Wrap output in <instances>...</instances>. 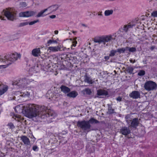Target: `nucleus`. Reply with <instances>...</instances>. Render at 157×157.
I'll list each match as a JSON object with an SVG mask.
<instances>
[{
    "mask_svg": "<svg viewBox=\"0 0 157 157\" xmlns=\"http://www.w3.org/2000/svg\"><path fill=\"white\" fill-rule=\"evenodd\" d=\"M53 116V113L50 111L46 107L32 104L29 105L25 113L26 117L32 119L35 122L39 120L40 118L44 119Z\"/></svg>",
    "mask_w": 157,
    "mask_h": 157,
    "instance_id": "nucleus-1",
    "label": "nucleus"
},
{
    "mask_svg": "<svg viewBox=\"0 0 157 157\" xmlns=\"http://www.w3.org/2000/svg\"><path fill=\"white\" fill-rule=\"evenodd\" d=\"M99 122L94 118H91L88 121L83 120L78 121L77 122V126L81 129L84 132H89L91 130H95L94 129H91L90 124L99 123Z\"/></svg>",
    "mask_w": 157,
    "mask_h": 157,
    "instance_id": "nucleus-2",
    "label": "nucleus"
},
{
    "mask_svg": "<svg viewBox=\"0 0 157 157\" xmlns=\"http://www.w3.org/2000/svg\"><path fill=\"white\" fill-rule=\"evenodd\" d=\"M2 14L5 15L8 20L13 21L16 19L17 11L13 8H8L3 10Z\"/></svg>",
    "mask_w": 157,
    "mask_h": 157,
    "instance_id": "nucleus-3",
    "label": "nucleus"
},
{
    "mask_svg": "<svg viewBox=\"0 0 157 157\" xmlns=\"http://www.w3.org/2000/svg\"><path fill=\"white\" fill-rule=\"evenodd\" d=\"M157 87L156 83L152 81H149L146 82L144 87L146 90L150 91L155 89Z\"/></svg>",
    "mask_w": 157,
    "mask_h": 157,
    "instance_id": "nucleus-4",
    "label": "nucleus"
},
{
    "mask_svg": "<svg viewBox=\"0 0 157 157\" xmlns=\"http://www.w3.org/2000/svg\"><path fill=\"white\" fill-rule=\"evenodd\" d=\"M36 13V12L30 11L21 12L19 13V15L20 17H29L34 16Z\"/></svg>",
    "mask_w": 157,
    "mask_h": 157,
    "instance_id": "nucleus-5",
    "label": "nucleus"
},
{
    "mask_svg": "<svg viewBox=\"0 0 157 157\" xmlns=\"http://www.w3.org/2000/svg\"><path fill=\"white\" fill-rule=\"evenodd\" d=\"M98 97L100 98H104L108 95V92L104 89H99L97 91Z\"/></svg>",
    "mask_w": 157,
    "mask_h": 157,
    "instance_id": "nucleus-6",
    "label": "nucleus"
},
{
    "mask_svg": "<svg viewBox=\"0 0 157 157\" xmlns=\"http://www.w3.org/2000/svg\"><path fill=\"white\" fill-rule=\"evenodd\" d=\"M120 132L121 134L126 136L130 134L131 131L129 127L123 126L120 129Z\"/></svg>",
    "mask_w": 157,
    "mask_h": 157,
    "instance_id": "nucleus-7",
    "label": "nucleus"
},
{
    "mask_svg": "<svg viewBox=\"0 0 157 157\" xmlns=\"http://www.w3.org/2000/svg\"><path fill=\"white\" fill-rule=\"evenodd\" d=\"M140 123L139 121L137 118H135L131 120L130 124H129V126L131 128H132L136 129V127L138 126Z\"/></svg>",
    "mask_w": 157,
    "mask_h": 157,
    "instance_id": "nucleus-8",
    "label": "nucleus"
},
{
    "mask_svg": "<svg viewBox=\"0 0 157 157\" xmlns=\"http://www.w3.org/2000/svg\"><path fill=\"white\" fill-rule=\"evenodd\" d=\"M20 57L21 55L20 54L15 53L10 55L7 59H8L9 61H14L20 58Z\"/></svg>",
    "mask_w": 157,
    "mask_h": 157,
    "instance_id": "nucleus-9",
    "label": "nucleus"
},
{
    "mask_svg": "<svg viewBox=\"0 0 157 157\" xmlns=\"http://www.w3.org/2000/svg\"><path fill=\"white\" fill-rule=\"evenodd\" d=\"M21 140L26 146L30 145V142L29 139L26 136L22 135L20 137Z\"/></svg>",
    "mask_w": 157,
    "mask_h": 157,
    "instance_id": "nucleus-10",
    "label": "nucleus"
},
{
    "mask_svg": "<svg viewBox=\"0 0 157 157\" xmlns=\"http://www.w3.org/2000/svg\"><path fill=\"white\" fill-rule=\"evenodd\" d=\"M129 96L134 99H136L140 98V94L138 91H133L129 94Z\"/></svg>",
    "mask_w": 157,
    "mask_h": 157,
    "instance_id": "nucleus-11",
    "label": "nucleus"
},
{
    "mask_svg": "<svg viewBox=\"0 0 157 157\" xmlns=\"http://www.w3.org/2000/svg\"><path fill=\"white\" fill-rule=\"evenodd\" d=\"M19 82L16 81V82H13L12 83V85H20V83H22V84H23L21 85L22 86L24 87L25 86H26V85L27 83L26 82V79L25 78H24L22 79L21 80H19Z\"/></svg>",
    "mask_w": 157,
    "mask_h": 157,
    "instance_id": "nucleus-12",
    "label": "nucleus"
},
{
    "mask_svg": "<svg viewBox=\"0 0 157 157\" xmlns=\"http://www.w3.org/2000/svg\"><path fill=\"white\" fill-rule=\"evenodd\" d=\"M32 54L35 57H37L40 56V48H35L32 51Z\"/></svg>",
    "mask_w": 157,
    "mask_h": 157,
    "instance_id": "nucleus-13",
    "label": "nucleus"
},
{
    "mask_svg": "<svg viewBox=\"0 0 157 157\" xmlns=\"http://www.w3.org/2000/svg\"><path fill=\"white\" fill-rule=\"evenodd\" d=\"M60 90L62 92L66 94L70 92V89L68 87L62 85L60 87Z\"/></svg>",
    "mask_w": 157,
    "mask_h": 157,
    "instance_id": "nucleus-14",
    "label": "nucleus"
},
{
    "mask_svg": "<svg viewBox=\"0 0 157 157\" xmlns=\"http://www.w3.org/2000/svg\"><path fill=\"white\" fill-rule=\"evenodd\" d=\"M0 86L2 87V89L0 90V95H1L7 91L8 86L7 85H2L0 83Z\"/></svg>",
    "mask_w": 157,
    "mask_h": 157,
    "instance_id": "nucleus-15",
    "label": "nucleus"
},
{
    "mask_svg": "<svg viewBox=\"0 0 157 157\" xmlns=\"http://www.w3.org/2000/svg\"><path fill=\"white\" fill-rule=\"evenodd\" d=\"M78 93L75 91H73L69 92L67 94V96L70 98H75L78 95Z\"/></svg>",
    "mask_w": 157,
    "mask_h": 157,
    "instance_id": "nucleus-16",
    "label": "nucleus"
},
{
    "mask_svg": "<svg viewBox=\"0 0 157 157\" xmlns=\"http://www.w3.org/2000/svg\"><path fill=\"white\" fill-rule=\"evenodd\" d=\"M61 48L60 47L57 46L49 47L48 48V50H50V52H56L59 51H60Z\"/></svg>",
    "mask_w": 157,
    "mask_h": 157,
    "instance_id": "nucleus-17",
    "label": "nucleus"
},
{
    "mask_svg": "<svg viewBox=\"0 0 157 157\" xmlns=\"http://www.w3.org/2000/svg\"><path fill=\"white\" fill-rule=\"evenodd\" d=\"M94 40L95 42L98 43L99 44L104 42L103 36L95 37L94 38Z\"/></svg>",
    "mask_w": 157,
    "mask_h": 157,
    "instance_id": "nucleus-18",
    "label": "nucleus"
},
{
    "mask_svg": "<svg viewBox=\"0 0 157 157\" xmlns=\"http://www.w3.org/2000/svg\"><path fill=\"white\" fill-rule=\"evenodd\" d=\"M103 37L104 41L103 43L104 44H105V42L109 41L112 38V37L111 36H103Z\"/></svg>",
    "mask_w": 157,
    "mask_h": 157,
    "instance_id": "nucleus-19",
    "label": "nucleus"
},
{
    "mask_svg": "<svg viewBox=\"0 0 157 157\" xmlns=\"http://www.w3.org/2000/svg\"><path fill=\"white\" fill-rule=\"evenodd\" d=\"M59 8V6L57 5H55L51 6H50L48 7V9H50V10L52 12H54L57 10Z\"/></svg>",
    "mask_w": 157,
    "mask_h": 157,
    "instance_id": "nucleus-20",
    "label": "nucleus"
},
{
    "mask_svg": "<svg viewBox=\"0 0 157 157\" xmlns=\"http://www.w3.org/2000/svg\"><path fill=\"white\" fill-rule=\"evenodd\" d=\"M117 52H118L120 54L124 53L125 51H127L126 47L125 48H118L117 50Z\"/></svg>",
    "mask_w": 157,
    "mask_h": 157,
    "instance_id": "nucleus-21",
    "label": "nucleus"
},
{
    "mask_svg": "<svg viewBox=\"0 0 157 157\" xmlns=\"http://www.w3.org/2000/svg\"><path fill=\"white\" fill-rule=\"evenodd\" d=\"M108 113L109 114H111L112 113H114V110L112 109V107L110 106V105L109 104L108 105Z\"/></svg>",
    "mask_w": 157,
    "mask_h": 157,
    "instance_id": "nucleus-22",
    "label": "nucleus"
},
{
    "mask_svg": "<svg viewBox=\"0 0 157 157\" xmlns=\"http://www.w3.org/2000/svg\"><path fill=\"white\" fill-rule=\"evenodd\" d=\"M84 81L85 82H87L89 84H92L93 82L91 79L89 77L86 76Z\"/></svg>",
    "mask_w": 157,
    "mask_h": 157,
    "instance_id": "nucleus-23",
    "label": "nucleus"
},
{
    "mask_svg": "<svg viewBox=\"0 0 157 157\" xmlns=\"http://www.w3.org/2000/svg\"><path fill=\"white\" fill-rule=\"evenodd\" d=\"M127 51H128L130 52H134L136 51V48L135 47L130 48L128 47H126Z\"/></svg>",
    "mask_w": 157,
    "mask_h": 157,
    "instance_id": "nucleus-24",
    "label": "nucleus"
},
{
    "mask_svg": "<svg viewBox=\"0 0 157 157\" xmlns=\"http://www.w3.org/2000/svg\"><path fill=\"white\" fill-rule=\"evenodd\" d=\"M113 10H108L105 11L104 14L105 16H108L112 14L113 13Z\"/></svg>",
    "mask_w": 157,
    "mask_h": 157,
    "instance_id": "nucleus-25",
    "label": "nucleus"
},
{
    "mask_svg": "<svg viewBox=\"0 0 157 157\" xmlns=\"http://www.w3.org/2000/svg\"><path fill=\"white\" fill-rule=\"evenodd\" d=\"M48 10V9H46L43 10L41 11L40 12L38 13V14L36 15L37 17H39L42 16V14L46 11Z\"/></svg>",
    "mask_w": 157,
    "mask_h": 157,
    "instance_id": "nucleus-26",
    "label": "nucleus"
},
{
    "mask_svg": "<svg viewBox=\"0 0 157 157\" xmlns=\"http://www.w3.org/2000/svg\"><path fill=\"white\" fill-rule=\"evenodd\" d=\"M66 59L67 61H70L72 60L73 59H74V58L71 57L70 54H67L66 55Z\"/></svg>",
    "mask_w": 157,
    "mask_h": 157,
    "instance_id": "nucleus-27",
    "label": "nucleus"
},
{
    "mask_svg": "<svg viewBox=\"0 0 157 157\" xmlns=\"http://www.w3.org/2000/svg\"><path fill=\"white\" fill-rule=\"evenodd\" d=\"M84 93L90 95L91 93V91L90 89L89 88H86L84 90Z\"/></svg>",
    "mask_w": 157,
    "mask_h": 157,
    "instance_id": "nucleus-28",
    "label": "nucleus"
},
{
    "mask_svg": "<svg viewBox=\"0 0 157 157\" xmlns=\"http://www.w3.org/2000/svg\"><path fill=\"white\" fill-rule=\"evenodd\" d=\"M117 52V50H112L110 51L109 56L113 57L114 56L115 54Z\"/></svg>",
    "mask_w": 157,
    "mask_h": 157,
    "instance_id": "nucleus-29",
    "label": "nucleus"
},
{
    "mask_svg": "<svg viewBox=\"0 0 157 157\" xmlns=\"http://www.w3.org/2000/svg\"><path fill=\"white\" fill-rule=\"evenodd\" d=\"M7 126L9 127L10 128L12 129L15 128L13 124L12 123H10L8 124Z\"/></svg>",
    "mask_w": 157,
    "mask_h": 157,
    "instance_id": "nucleus-30",
    "label": "nucleus"
},
{
    "mask_svg": "<svg viewBox=\"0 0 157 157\" xmlns=\"http://www.w3.org/2000/svg\"><path fill=\"white\" fill-rule=\"evenodd\" d=\"M145 74V71L142 70H140L138 73V75L140 76H143Z\"/></svg>",
    "mask_w": 157,
    "mask_h": 157,
    "instance_id": "nucleus-31",
    "label": "nucleus"
},
{
    "mask_svg": "<svg viewBox=\"0 0 157 157\" xmlns=\"http://www.w3.org/2000/svg\"><path fill=\"white\" fill-rule=\"evenodd\" d=\"M132 113H131L130 114H127L125 115V118L126 120H128L132 116Z\"/></svg>",
    "mask_w": 157,
    "mask_h": 157,
    "instance_id": "nucleus-32",
    "label": "nucleus"
},
{
    "mask_svg": "<svg viewBox=\"0 0 157 157\" xmlns=\"http://www.w3.org/2000/svg\"><path fill=\"white\" fill-rule=\"evenodd\" d=\"M30 153H29L28 151H25L24 153L23 156L25 157H29V156Z\"/></svg>",
    "mask_w": 157,
    "mask_h": 157,
    "instance_id": "nucleus-33",
    "label": "nucleus"
},
{
    "mask_svg": "<svg viewBox=\"0 0 157 157\" xmlns=\"http://www.w3.org/2000/svg\"><path fill=\"white\" fill-rule=\"evenodd\" d=\"M20 5L22 7H25L27 6L26 3L24 2H21Z\"/></svg>",
    "mask_w": 157,
    "mask_h": 157,
    "instance_id": "nucleus-34",
    "label": "nucleus"
},
{
    "mask_svg": "<svg viewBox=\"0 0 157 157\" xmlns=\"http://www.w3.org/2000/svg\"><path fill=\"white\" fill-rule=\"evenodd\" d=\"M72 44L71 46V48L72 49H73V47H75L77 43V42L76 40H74L73 41Z\"/></svg>",
    "mask_w": 157,
    "mask_h": 157,
    "instance_id": "nucleus-35",
    "label": "nucleus"
},
{
    "mask_svg": "<svg viewBox=\"0 0 157 157\" xmlns=\"http://www.w3.org/2000/svg\"><path fill=\"white\" fill-rule=\"evenodd\" d=\"M28 22H23L22 23H21L19 26V27H21L22 26H24L25 25H28Z\"/></svg>",
    "mask_w": 157,
    "mask_h": 157,
    "instance_id": "nucleus-36",
    "label": "nucleus"
},
{
    "mask_svg": "<svg viewBox=\"0 0 157 157\" xmlns=\"http://www.w3.org/2000/svg\"><path fill=\"white\" fill-rule=\"evenodd\" d=\"M151 15L154 17H157V11L153 12L151 13Z\"/></svg>",
    "mask_w": 157,
    "mask_h": 157,
    "instance_id": "nucleus-37",
    "label": "nucleus"
},
{
    "mask_svg": "<svg viewBox=\"0 0 157 157\" xmlns=\"http://www.w3.org/2000/svg\"><path fill=\"white\" fill-rule=\"evenodd\" d=\"M39 21L38 20H36V21H31V22H30L29 23V24L30 25H33L34 24H35V23L37 22H38Z\"/></svg>",
    "mask_w": 157,
    "mask_h": 157,
    "instance_id": "nucleus-38",
    "label": "nucleus"
},
{
    "mask_svg": "<svg viewBox=\"0 0 157 157\" xmlns=\"http://www.w3.org/2000/svg\"><path fill=\"white\" fill-rule=\"evenodd\" d=\"M126 70L124 71L125 73H131L132 72L133 69H126Z\"/></svg>",
    "mask_w": 157,
    "mask_h": 157,
    "instance_id": "nucleus-39",
    "label": "nucleus"
},
{
    "mask_svg": "<svg viewBox=\"0 0 157 157\" xmlns=\"http://www.w3.org/2000/svg\"><path fill=\"white\" fill-rule=\"evenodd\" d=\"M29 95L30 93L28 92H26L25 93H24L22 95V96L24 97L29 96Z\"/></svg>",
    "mask_w": 157,
    "mask_h": 157,
    "instance_id": "nucleus-40",
    "label": "nucleus"
},
{
    "mask_svg": "<svg viewBox=\"0 0 157 157\" xmlns=\"http://www.w3.org/2000/svg\"><path fill=\"white\" fill-rule=\"evenodd\" d=\"M33 149L35 151H37L38 150V147L36 145L34 146L33 147Z\"/></svg>",
    "mask_w": 157,
    "mask_h": 157,
    "instance_id": "nucleus-41",
    "label": "nucleus"
},
{
    "mask_svg": "<svg viewBox=\"0 0 157 157\" xmlns=\"http://www.w3.org/2000/svg\"><path fill=\"white\" fill-rule=\"evenodd\" d=\"M123 30H124V31L125 32H127L128 31V29L126 25H124L123 27Z\"/></svg>",
    "mask_w": 157,
    "mask_h": 157,
    "instance_id": "nucleus-42",
    "label": "nucleus"
},
{
    "mask_svg": "<svg viewBox=\"0 0 157 157\" xmlns=\"http://www.w3.org/2000/svg\"><path fill=\"white\" fill-rule=\"evenodd\" d=\"M126 25L128 29L130 28H132L133 26V25H131L130 23L128 24L127 25Z\"/></svg>",
    "mask_w": 157,
    "mask_h": 157,
    "instance_id": "nucleus-43",
    "label": "nucleus"
},
{
    "mask_svg": "<svg viewBox=\"0 0 157 157\" xmlns=\"http://www.w3.org/2000/svg\"><path fill=\"white\" fill-rule=\"evenodd\" d=\"M9 64H6V65H2L0 66V68H5L7 67V66Z\"/></svg>",
    "mask_w": 157,
    "mask_h": 157,
    "instance_id": "nucleus-44",
    "label": "nucleus"
},
{
    "mask_svg": "<svg viewBox=\"0 0 157 157\" xmlns=\"http://www.w3.org/2000/svg\"><path fill=\"white\" fill-rule=\"evenodd\" d=\"M35 71L34 69H29V74H30V75H32L33 74V73H32L31 72L33 71V72L34 73V71L35 72Z\"/></svg>",
    "mask_w": 157,
    "mask_h": 157,
    "instance_id": "nucleus-45",
    "label": "nucleus"
},
{
    "mask_svg": "<svg viewBox=\"0 0 157 157\" xmlns=\"http://www.w3.org/2000/svg\"><path fill=\"white\" fill-rule=\"evenodd\" d=\"M117 101H122V98L120 96L118 97L116 99Z\"/></svg>",
    "mask_w": 157,
    "mask_h": 157,
    "instance_id": "nucleus-46",
    "label": "nucleus"
},
{
    "mask_svg": "<svg viewBox=\"0 0 157 157\" xmlns=\"http://www.w3.org/2000/svg\"><path fill=\"white\" fill-rule=\"evenodd\" d=\"M126 121L127 124L129 125V126L128 127H130L129 126V124H130L131 123H130V122H131V120H126Z\"/></svg>",
    "mask_w": 157,
    "mask_h": 157,
    "instance_id": "nucleus-47",
    "label": "nucleus"
},
{
    "mask_svg": "<svg viewBox=\"0 0 157 157\" xmlns=\"http://www.w3.org/2000/svg\"><path fill=\"white\" fill-rule=\"evenodd\" d=\"M56 42V41H54V40H49L48 42V44H51V43H52V42Z\"/></svg>",
    "mask_w": 157,
    "mask_h": 157,
    "instance_id": "nucleus-48",
    "label": "nucleus"
},
{
    "mask_svg": "<svg viewBox=\"0 0 157 157\" xmlns=\"http://www.w3.org/2000/svg\"><path fill=\"white\" fill-rule=\"evenodd\" d=\"M56 17V16L55 15H52L50 16V18L52 19L54 18H55Z\"/></svg>",
    "mask_w": 157,
    "mask_h": 157,
    "instance_id": "nucleus-49",
    "label": "nucleus"
},
{
    "mask_svg": "<svg viewBox=\"0 0 157 157\" xmlns=\"http://www.w3.org/2000/svg\"><path fill=\"white\" fill-rule=\"evenodd\" d=\"M109 56H105V60H108L109 59Z\"/></svg>",
    "mask_w": 157,
    "mask_h": 157,
    "instance_id": "nucleus-50",
    "label": "nucleus"
},
{
    "mask_svg": "<svg viewBox=\"0 0 157 157\" xmlns=\"http://www.w3.org/2000/svg\"><path fill=\"white\" fill-rule=\"evenodd\" d=\"M56 34H58V31L57 30H56L54 32Z\"/></svg>",
    "mask_w": 157,
    "mask_h": 157,
    "instance_id": "nucleus-51",
    "label": "nucleus"
},
{
    "mask_svg": "<svg viewBox=\"0 0 157 157\" xmlns=\"http://www.w3.org/2000/svg\"><path fill=\"white\" fill-rule=\"evenodd\" d=\"M14 117H18V116L17 115H14V116L13 117V118H14Z\"/></svg>",
    "mask_w": 157,
    "mask_h": 157,
    "instance_id": "nucleus-52",
    "label": "nucleus"
},
{
    "mask_svg": "<svg viewBox=\"0 0 157 157\" xmlns=\"http://www.w3.org/2000/svg\"><path fill=\"white\" fill-rule=\"evenodd\" d=\"M0 19H1L2 20H4L3 18H2V16L0 15Z\"/></svg>",
    "mask_w": 157,
    "mask_h": 157,
    "instance_id": "nucleus-53",
    "label": "nucleus"
},
{
    "mask_svg": "<svg viewBox=\"0 0 157 157\" xmlns=\"http://www.w3.org/2000/svg\"><path fill=\"white\" fill-rule=\"evenodd\" d=\"M82 25L83 26H85V27H87V25H86L84 24H82Z\"/></svg>",
    "mask_w": 157,
    "mask_h": 157,
    "instance_id": "nucleus-54",
    "label": "nucleus"
},
{
    "mask_svg": "<svg viewBox=\"0 0 157 157\" xmlns=\"http://www.w3.org/2000/svg\"><path fill=\"white\" fill-rule=\"evenodd\" d=\"M98 16H102V14L101 13H98Z\"/></svg>",
    "mask_w": 157,
    "mask_h": 157,
    "instance_id": "nucleus-55",
    "label": "nucleus"
},
{
    "mask_svg": "<svg viewBox=\"0 0 157 157\" xmlns=\"http://www.w3.org/2000/svg\"><path fill=\"white\" fill-rule=\"evenodd\" d=\"M4 58H5V59H6V58H6V56H5L4 57Z\"/></svg>",
    "mask_w": 157,
    "mask_h": 157,
    "instance_id": "nucleus-56",
    "label": "nucleus"
},
{
    "mask_svg": "<svg viewBox=\"0 0 157 157\" xmlns=\"http://www.w3.org/2000/svg\"><path fill=\"white\" fill-rule=\"evenodd\" d=\"M151 49H152V50H153V48H152V47H151Z\"/></svg>",
    "mask_w": 157,
    "mask_h": 157,
    "instance_id": "nucleus-57",
    "label": "nucleus"
},
{
    "mask_svg": "<svg viewBox=\"0 0 157 157\" xmlns=\"http://www.w3.org/2000/svg\"><path fill=\"white\" fill-rule=\"evenodd\" d=\"M114 72L115 73H116V71H114Z\"/></svg>",
    "mask_w": 157,
    "mask_h": 157,
    "instance_id": "nucleus-58",
    "label": "nucleus"
},
{
    "mask_svg": "<svg viewBox=\"0 0 157 157\" xmlns=\"http://www.w3.org/2000/svg\"><path fill=\"white\" fill-rule=\"evenodd\" d=\"M120 71H121V72H122V71H121V70Z\"/></svg>",
    "mask_w": 157,
    "mask_h": 157,
    "instance_id": "nucleus-59",
    "label": "nucleus"
},
{
    "mask_svg": "<svg viewBox=\"0 0 157 157\" xmlns=\"http://www.w3.org/2000/svg\"><path fill=\"white\" fill-rule=\"evenodd\" d=\"M152 0H150L149 1L151 2V1H152Z\"/></svg>",
    "mask_w": 157,
    "mask_h": 157,
    "instance_id": "nucleus-60",
    "label": "nucleus"
},
{
    "mask_svg": "<svg viewBox=\"0 0 157 157\" xmlns=\"http://www.w3.org/2000/svg\"><path fill=\"white\" fill-rule=\"evenodd\" d=\"M122 69H124V67H123Z\"/></svg>",
    "mask_w": 157,
    "mask_h": 157,
    "instance_id": "nucleus-61",
    "label": "nucleus"
}]
</instances>
